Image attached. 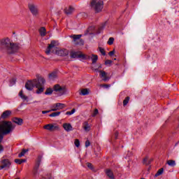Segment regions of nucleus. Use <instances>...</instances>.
<instances>
[{
	"label": "nucleus",
	"mask_w": 179,
	"mask_h": 179,
	"mask_svg": "<svg viewBox=\"0 0 179 179\" xmlns=\"http://www.w3.org/2000/svg\"><path fill=\"white\" fill-rule=\"evenodd\" d=\"M16 126L10 121H3L0 124V143L3 141L5 135H9L13 132ZM3 152V146L0 145V153Z\"/></svg>",
	"instance_id": "f257e3e1"
},
{
	"label": "nucleus",
	"mask_w": 179,
	"mask_h": 179,
	"mask_svg": "<svg viewBox=\"0 0 179 179\" xmlns=\"http://www.w3.org/2000/svg\"><path fill=\"white\" fill-rule=\"evenodd\" d=\"M44 83H45V79L40 77L38 78V80H29L25 84V88L27 90L31 91L33 89H34V87H41Z\"/></svg>",
	"instance_id": "f03ea898"
},
{
	"label": "nucleus",
	"mask_w": 179,
	"mask_h": 179,
	"mask_svg": "<svg viewBox=\"0 0 179 179\" xmlns=\"http://www.w3.org/2000/svg\"><path fill=\"white\" fill-rule=\"evenodd\" d=\"M19 50L17 45H0V50L8 52V54H14Z\"/></svg>",
	"instance_id": "7ed1b4c3"
},
{
	"label": "nucleus",
	"mask_w": 179,
	"mask_h": 179,
	"mask_svg": "<svg viewBox=\"0 0 179 179\" xmlns=\"http://www.w3.org/2000/svg\"><path fill=\"white\" fill-rule=\"evenodd\" d=\"M103 5V1L101 0H92L91 2V7L94 9L96 13L101 12Z\"/></svg>",
	"instance_id": "20e7f679"
},
{
	"label": "nucleus",
	"mask_w": 179,
	"mask_h": 179,
	"mask_svg": "<svg viewBox=\"0 0 179 179\" xmlns=\"http://www.w3.org/2000/svg\"><path fill=\"white\" fill-rule=\"evenodd\" d=\"M83 36H87V33H85V34H73L69 36L70 38L73 39V41L74 43H76V41L78 42V45H83L85 44V41H83V39H80L81 37H83Z\"/></svg>",
	"instance_id": "39448f33"
},
{
	"label": "nucleus",
	"mask_w": 179,
	"mask_h": 179,
	"mask_svg": "<svg viewBox=\"0 0 179 179\" xmlns=\"http://www.w3.org/2000/svg\"><path fill=\"white\" fill-rule=\"evenodd\" d=\"M70 56H71V58H82V59H89V58H90V57L86 55L82 54V52L79 50L78 51L71 50L70 52Z\"/></svg>",
	"instance_id": "423d86ee"
},
{
	"label": "nucleus",
	"mask_w": 179,
	"mask_h": 179,
	"mask_svg": "<svg viewBox=\"0 0 179 179\" xmlns=\"http://www.w3.org/2000/svg\"><path fill=\"white\" fill-rule=\"evenodd\" d=\"M28 8L34 17L38 16V6L34 3H29Z\"/></svg>",
	"instance_id": "0eeeda50"
},
{
	"label": "nucleus",
	"mask_w": 179,
	"mask_h": 179,
	"mask_svg": "<svg viewBox=\"0 0 179 179\" xmlns=\"http://www.w3.org/2000/svg\"><path fill=\"white\" fill-rule=\"evenodd\" d=\"M58 48L56 45H48L45 52L47 55H50V54L53 53L56 54L58 52Z\"/></svg>",
	"instance_id": "6e6552de"
},
{
	"label": "nucleus",
	"mask_w": 179,
	"mask_h": 179,
	"mask_svg": "<svg viewBox=\"0 0 179 179\" xmlns=\"http://www.w3.org/2000/svg\"><path fill=\"white\" fill-rule=\"evenodd\" d=\"M41 160H43V155H39L36 159V162L35 163V166L34 168V170L35 171V174H37V172L38 171V169L40 167V164H41Z\"/></svg>",
	"instance_id": "1a4fd4ad"
},
{
	"label": "nucleus",
	"mask_w": 179,
	"mask_h": 179,
	"mask_svg": "<svg viewBox=\"0 0 179 179\" xmlns=\"http://www.w3.org/2000/svg\"><path fill=\"white\" fill-rule=\"evenodd\" d=\"M0 44L1 45H15V43H12L8 37H5L0 39Z\"/></svg>",
	"instance_id": "9d476101"
},
{
	"label": "nucleus",
	"mask_w": 179,
	"mask_h": 179,
	"mask_svg": "<svg viewBox=\"0 0 179 179\" xmlns=\"http://www.w3.org/2000/svg\"><path fill=\"white\" fill-rule=\"evenodd\" d=\"M69 55V50L66 49H58L56 53V55H59V57H66Z\"/></svg>",
	"instance_id": "9b49d317"
},
{
	"label": "nucleus",
	"mask_w": 179,
	"mask_h": 179,
	"mask_svg": "<svg viewBox=\"0 0 179 179\" xmlns=\"http://www.w3.org/2000/svg\"><path fill=\"white\" fill-rule=\"evenodd\" d=\"M12 115V111L11 110H5L1 116V120H6L7 118H9Z\"/></svg>",
	"instance_id": "f8f14e48"
},
{
	"label": "nucleus",
	"mask_w": 179,
	"mask_h": 179,
	"mask_svg": "<svg viewBox=\"0 0 179 179\" xmlns=\"http://www.w3.org/2000/svg\"><path fill=\"white\" fill-rule=\"evenodd\" d=\"M55 92H59V93H62V94H64L65 93V88L61 87L59 85H55L53 87Z\"/></svg>",
	"instance_id": "ddd939ff"
},
{
	"label": "nucleus",
	"mask_w": 179,
	"mask_h": 179,
	"mask_svg": "<svg viewBox=\"0 0 179 179\" xmlns=\"http://www.w3.org/2000/svg\"><path fill=\"white\" fill-rule=\"evenodd\" d=\"M100 76L101 78H103L102 80L103 82H108L110 80V77L107 76V73L104 71H100Z\"/></svg>",
	"instance_id": "4468645a"
},
{
	"label": "nucleus",
	"mask_w": 179,
	"mask_h": 179,
	"mask_svg": "<svg viewBox=\"0 0 179 179\" xmlns=\"http://www.w3.org/2000/svg\"><path fill=\"white\" fill-rule=\"evenodd\" d=\"M63 128L66 131V132H71L73 129L72 125L70 123H64L63 124Z\"/></svg>",
	"instance_id": "2eb2a0df"
},
{
	"label": "nucleus",
	"mask_w": 179,
	"mask_h": 179,
	"mask_svg": "<svg viewBox=\"0 0 179 179\" xmlns=\"http://www.w3.org/2000/svg\"><path fill=\"white\" fill-rule=\"evenodd\" d=\"M1 164L3 166L4 169H6V167H10V162L8 159H4L1 161Z\"/></svg>",
	"instance_id": "dca6fc26"
},
{
	"label": "nucleus",
	"mask_w": 179,
	"mask_h": 179,
	"mask_svg": "<svg viewBox=\"0 0 179 179\" xmlns=\"http://www.w3.org/2000/svg\"><path fill=\"white\" fill-rule=\"evenodd\" d=\"M44 129H47L48 131H51L52 129H58V126L54 127V125H52L51 124H46L45 126H44Z\"/></svg>",
	"instance_id": "f3484780"
},
{
	"label": "nucleus",
	"mask_w": 179,
	"mask_h": 179,
	"mask_svg": "<svg viewBox=\"0 0 179 179\" xmlns=\"http://www.w3.org/2000/svg\"><path fill=\"white\" fill-rule=\"evenodd\" d=\"M13 122H15L17 125H22L23 124V120L19 117H14L13 118Z\"/></svg>",
	"instance_id": "a211bd4d"
},
{
	"label": "nucleus",
	"mask_w": 179,
	"mask_h": 179,
	"mask_svg": "<svg viewBox=\"0 0 179 179\" xmlns=\"http://www.w3.org/2000/svg\"><path fill=\"white\" fill-rule=\"evenodd\" d=\"M57 77L58 76L57 75V72H52L49 74V79L50 80H55V79H57Z\"/></svg>",
	"instance_id": "6ab92c4d"
},
{
	"label": "nucleus",
	"mask_w": 179,
	"mask_h": 179,
	"mask_svg": "<svg viewBox=\"0 0 179 179\" xmlns=\"http://www.w3.org/2000/svg\"><path fill=\"white\" fill-rule=\"evenodd\" d=\"M64 12L66 15H71V13H73V8L71 6L66 8H65Z\"/></svg>",
	"instance_id": "aec40b11"
},
{
	"label": "nucleus",
	"mask_w": 179,
	"mask_h": 179,
	"mask_svg": "<svg viewBox=\"0 0 179 179\" xmlns=\"http://www.w3.org/2000/svg\"><path fill=\"white\" fill-rule=\"evenodd\" d=\"M39 34H40V36H41V37H44L45 36V34H46L45 27H41L39 29Z\"/></svg>",
	"instance_id": "412c9836"
},
{
	"label": "nucleus",
	"mask_w": 179,
	"mask_h": 179,
	"mask_svg": "<svg viewBox=\"0 0 179 179\" xmlns=\"http://www.w3.org/2000/svg\"><path fill=\"white\" fill-rule=\"evenodd\" d=\"M19 96H20V97L22 98V99L24 101H26L29 100V97H27V96H24V95L23 94V90H21V91L20 92Z\"/></svg>",
	"instance_id": "4be33fe9"
},
{
	"label": "nucleus",
	"mask_w": 179,
	"mask_h": 179,
	"mask_svg": "<svg viewBox=\"0 0 179 179\" xmlns=\"http://www.w3.org/2000/svg\"><path fill=\"white\" fill-rule=\"evenodd\" d=\"M55 106L59 110H62V108H65V104L64 103H55Z\"/></svg>",
	"instance_id": "5701e85b"
},
{
	"label": "nucleus",
	"mask_w": 179,
	"mask_h": 179,
	"mask_svg": "<svg viewBox=\"0 0 179 179\" xmlns=\"http://www.w3.org/2000/svg\"><path fill=\"white\" fill-rule=\"evenodd\" d=\"M148 159H149V157H146L145 158H144V159H143V164H145V166H149V164H150V163H152V160L148 161Z\"/></svg>",
	"instance_id": "b1692460"
},
{
	"label": "nucleus",
	"mask_w": 179,
	"mask_h": 179,
	"mask_svg": "<svg viewBox=\"0 0 179 179\" xmlns=\"http://www.w3.org/2000/svg\"><path fill=\"white\" fill-rule=\"evenodd\" d=\"M26 162H27V160L26 159H15V163H16L17 164H22V163H26Z\"/></svg>",
	"instance_id": "393cba45"
},
{
	"label": "nucleus",
	"mask_w": 179,
	"mask_h": 179,
	"mask_svg": "<svg viewBox=\"0 0 179 179\" xmlns=\"http://www.w3.org/2000/svg\"><path fill=\"white\" fill-rule=\"evenodd\" d=\"M80 94L81 96H87V94H89V90H87V89H83L80 91Z\"/></svg>",
	"instance_id": "a878e982"
},
{
	"label": "nucleus",
	"mask_w": 179,
	"mask_h": 179,
	"mask_svg": "<svg viewBox=\"0 0 179 179\" xmlns=\"http://www.w3.org/2000/svg\"><path fill=\"white\" fill-rule=\"evenodd\" d=\"M27 152H29V150L23 149L22 152L18 155V157H23V156H24Z\"/></svg>",
	"instance_id": "bb28decb"
},
{
	"label": "nucleus",
	"mask_w": 179,
	"mask_h": 179,
	"mask_svg": "<svg viewBox=\"0 0 179 179\" xmlns=\"http://www.w3.org/2000/svg\"><path fill=\"white\" fill-rule=\"evenodd\" d=\"M164 171V169L161 168L159 170L157 171V172L155 175V177H159V176H162Z\"/></svg>",
	"instance_id": "cd10ccee"
},
{
	"label": "nucleus",
	"mask_w": 179,
	"mask_h": 179,
	"mask_svg": "<svg viewBox=\"0 0 179 179\" xmlns=\"http://www.w3.org/2000/svg\"><path fill=\"white\" fill-rule=\"evenodd\" d=\"M83 125L85 131H90V126H89V122H85Z\"/></svg>",
	"instance_id": "c85d7f7f"
},
{
	"label": "nucleus",
	"mask_w": 179,
	"mask_h": 179,
	"mask_svg": "<svg viewBox=\"0 0 179 179\" xmlns=\"http://www.w3.org/2000/svg\"><path fill=\"white\" fill-rule=\"evenodd\" d=\"M167 164L169 165L171 167H174L176 166V161L174 160H168Z\"/></svg>",
	"instance_id": "c756f323"
},
{
	"label": "nucleus",
	"mask_w": 179,
	"mask_h": 179,
	"mask_svg": "<svg viewBox=\"0 0 179 179\" xmlns=\"http://www.w3.org/2000/svg\"><path fill=\"white\" fill-rule=\"evenodd\" d=\"M97 59H99V57L96 55H92V64H96L97 62Z\"/></svg>",
	"instance_id": "7c9ffc66"
},
{
	"label": "nucleus",
	"mask_w": 179,
	"mask_h": 179,
	"mask_svg": "<svg viewBox=\"0 0 179 179\" xmlns=\"http://www.w3.org/2000/svg\"><path fill=\"white\" fill-rule=\"evenodd\" d=\"M52 92H54V90H52V89L48 88L45 92V94L50 96V94H52Z\"/></svg>",
	"instance_id": "2f4dec72"
},
{
	"label": "nucleus",
	"mask_w": 179,
	"mask_h": 179,
	"mask_svg": "<svg viewBox=\"0 0 179 179\" xmlns=\"http://www.w3.org/2000/svg\"><path fill=\"white\" fill-rule=\"evenodd\" d=\"M98 51H99V52H101V55H106V50H104V48H101V47H99L98 48Z\"/></svg>",
	"instance_id": "473e14b6"
},
{
	"label": "nucleus",
	"mask_w": 179,
	"mask_h": 179,
	"mask_svg": "<svg viewBox=\"0 0 179 179\" xmlns=\"http://www.w3.org/2000/svg\"><path fill=\"white\" fill-rule=\"evenodd\" d=\"M61 114V112H54L49 115V117H58Z\"/></svg>",
	"instance_id": "72a5a7b5"
},
{
	"label": "nucleus",
	"mask_w": 179,
	"mask_h": 179,
	"mask_svg": "<svg viewBox=\"0 0 179 179\" xmlns=\"http://www.w3.org/2000/svg\"><path fill=\"white\" fill-rule=\"evenodd\" d=\"M107 44H108L109 45H113V44H114V38L110 37L109 38Z\"/></svg>",
	"instance_id": "f704fd0d"
},
{
	"label": "nucleus",
	"mask_w": 179,
	"mask_h": 179,
	"mask_svg": "<svg viewBox=\"0 0 179 179\" xmlns=\"http://www.w3.org/2000/svg\"><path fill=\"white\" fill-rule=\"evenodd\" d=\"M16 85V78H12L10 80V83H9V86H13Z\"/></svg>",
	"instance_id": "c9c22d12"
},
{
	"label": "nucleus",
	"mask_w": 179,
	"mask_h": 179,
	"mask_svg": "<svg viewBox=\"0 0 179 179\" xmlns=\"http://www.w3.org/2000/svg\"><path fill=\"white\" fill-rule=\"evenodd\" d=\"M48 45H59V41H52L50 44H48Z\"/></svg>",
	"instance_id": "e433bc0d"
},
{
	"label": "nucleus",
	"mask_w": 179,
	"mask_h": 179,
	"mask_svg": "<svg viewBox=\"0 0 179 179\" xmlns=\"http://www.w3.org/2000/svg\"><path fill=\"white\" fill-rule=\"evenodd\" d=\"M129 103V96H127L123 101V106H125Z\"/></svg>",
	"instance_id": "4c0bfd02"
},
{
	"label": "nucleus",
	"mask_w": 179,
	"mask_h": 179,
	"mask_svg": "<svg viewBox=\"0 0 179 179\" xmlns=\"http://www.w3.org/2000/svg\"><path fill=\"white\" fill-rule=\"evenodd\" d=\"M76 110L75 108H73L72 110L71 111H67L66 113V115H72V114H75Z\"/></svg>",
	"instance_id": "58836bf2"
},
{
	"label": "nucleus",
	"mask_w": 179,
	"mask_h": 179,
	"mask_svg": "<svg viewBox=\"0 0 179 179\" xmlns=\"http://www.w3.org/2000/svg\"><path fill=\"white\" fill-rule=\"evenodd\" d=\"M44 92V88L43 87H38V90L36 91L37 94H41V93H43Z\"/></svg>",
	"instance_id": "ea45409f"
},
{
	"label": "nucleus",
	"mask_w": 179,
	"mask_h": 179,
	"mask_svg": "<svg viewBox=\"0 0 179 179\" xmlns=\"http://www.w3.org/2000/svg\"><path fill=\"white\" fill-rule=\"evenodd\" d=\"M74 144L76 146V148H79V146H80V141H79L78 139H76Z\"/></svg>",
	"instance_id": "a19ab883"
},
{
	"label": "nucleus",
	"mask_w": 179,
	"mask_h": 179,
	"mask_svg": "<svg viewBox=\"0 0 179 179\" xmlns=\"http://www.w3.org/2000/svg\"><path fill=\"white\" fill-rule=\"evenodd\" d=\"M101 87H105V89H109V87H111V85H108V84L101 85Z\"/></svg>",
	"instance_id": "79ce46f5"
},
{
	"label": "nucleus",
	"mask_w": 179,
	"mask_h": 179,
	"mask_svg": "<svg viewBox=\"0 0 179 179\" xmlns=\"http://www.w3.org/2000/svg\"><path fill=\"white\" fill-rule=\"evenodd\" d=\"M58 108L55 107V104H54L52 106V109L50 110V111H58Z\"/></svg>",
	"instance_id": "37998d69"
},
{
	"label": "nucleus",
	"mask_w": 179,
	"mask_h": 179,
	"mask_svg": "<svg viewBox=\"0 0 179 179\" xmlns=\"http://www.w3.org/2000/svg\"><path fill=\"white\" fill-rule=\"evenodd\" d=\"M99 114V110L95 109L94 113L92 114V117H96Z\"/></svg>",
	"instance_id": "c03bdc74"
},
{
	"label": "nucleus",
	"mask_w": 179,
	"mask_h": 179,
	"mask_svg": "<svg viewBox=\"0 0 179 179\" xmlns=\"http://www.w3.org/2000/svg\"><path fill=\"white\" fill-rule=\"evenodd\" d=\"M131 156H132V152L130 151L127 152V155L125 157V159H128V157H131Z\"/></svg>",
	"instance_id": "a18cd8bd"
},
{
	"label": "nucleus",
	"mask_w": 179,
	"mask_h": 179,
	"mask_svg": "<svg viewBox=\"0 0 179 179\" xmlns=\"http://www.w3.org/2000/svg\"><path fill=\"white\" fill-rule=\"evenodd\" d=\"M87 166L88 169H90V170H93V165L91 163H87Z\"/></svg>",
	"instance_id": "49530a36"
},
{
	"label": "nucleus",
	"mask_w": 179,
	"mask_h": 179,
	"mask_svg": "<svg viewBox=\"0 0 179 179\" xmlns=\"http://www.w3.org/2000/svg\"><path fill=\"white\" fill-rule=\"evenodd\" d=\"M112 63H113V61H111V60H106L105 62V65H111Z\"/></svg>",
	"instance_id": "de8ad7c7"
},
{
	"label": "nucleus",
	"mask_w": 179,
	"mask_h": 179,
	"mask_svg": "<svg viewBox=\"0 0 179 179\" xmlns=\"http://www.w3.org/2000/svg\"><path fill=\"white\" fill-rule=\"evenodd\" d=\"M90 146V141L89 140H87L85 141V148H89Z\"/></svg>",
	"instance_id": "09e8293b"
},
{
	"label": "nucleus",
	"mask_w": 179,
	"mask_h": 179,
	"mask_svg": "<svg viewBox=\"0 0 179 179\" xmlns=\"http://www.w3.org/2000/svg\"><path fill=\"white\" fill-rule=\"evenodd\" d=\"M114 54H115V51L113 50L108 52V55H110V57H113V55H114Z\"/></svg>",
	"instance_id": "8fccbe9b"
},
{
	"label": "nucleus",
	"mask_w": 179,
	"mask_h": 179,
	"mask_svg": "<svg viewBox=\"0 0 179 179\" xmlns=\"http://www.w3.org/2000/svg\"><path fill=\"white\" fill-rule=\"evenodd\" d=\"M118 138V131L115 132L114 138L117 139Z\"/></svg>",
	"instance_id": "3c124183"
},
{
	"label": "nucleus",
	"mask_w": 179,
	"mask_h": 179,
	"mask_svg": "<svg viewBox=\"0 0 179 179\" xmlns=\"http://www.w3.org/2000/svg\"><path fill=\"white\" fill-rule=\"evenodd\" d=\"M48 113H51V110H43L42 114H48Z\"/></svg>",
	"instance_id": "603ef678"
},
{
	"label": "nucleus",
	"mask_w": 179,
	"mask_h": 179,
	"mask_svg": "<svg viewBox=\"0 0 179 179\" xmlns=\"http://www.w3.org/2000/svg\"><path fill=\"white\" fill-rule=\"evenodd\" d=\"M106 22L102 25V27H101V29H104L106 27Z\"/></svg>",
	"instance_id": "864d4df0"
},
{
	"label": "nucleus",
	"mask_w": 179,
	"mask_h": 179,
	"mask_svg": "<svg viewBox=\"0 0 179 179\" xmlns=\"http://www.w3.org/2000/svg\"><path fill=\"white\" fill-rule=\"evenodd\" d=\"M13 37H16V33L15 32H13Z\"/></svg>",
	"instance_id": "5fc2aeb1"
},
{
	"label": "nucleus",
	"mask_w": 179,
	"mask_h": 179,
	"mask_svg": "<svg viewBox=\"0 0 179 179\" xmlns=\"http://www.w3.org/2000/svg\"><path fill=\"white\" fill-rule=\"evenodd\" d=\"M3 169H4L3 165L0 166V170H3Z\"/></svg>",
	"instance_id": "6e6d98bb"
},
{
	"label": "nucleus",
	"mask_w": 179,
	"mask_h": 179,
	"mask_svg": "<svg viewBox=\"0 0 179 179\" xmlns=\"http://www.w3.org/2000/svg\"><path fill=\"white\" fill-rule=\"evenodd\" d=\"M177 145H178V143H176L175 144V146H177Z\"/></svg>",
	"instance_id": "4d7b16f0"
},
{
	"label": "nucleus",
	"mask_w": 179,
	"mask_h": 179,
	"mask_svg": "<svg viewBox=\"0 0 179 179\" xmlns=\"http://www.w3.org/2000/svg\"><path fill=\"white\" fill-rule=\"evenodd\" d=\"M117 60V59H114V61H116Z\"/></svg>",
	"instance_id": "13d9d810"
},
{
	"label": "nucleus",
	"mask_w": 179,
	"mask_h": 179,
	"mask_svg": "<svg viewBox=\"0 0 179 179\" xmlns=\"http://www.w3.org/2000/svg\"><path fill=\"white\" fill-rule=\"evenodd\" d=\"M121 148H124V145H122Z\"/></svg>",
	"instance_id": "bf43d9fd"
},
{
	"label": "nucleus",
	"mask_w": 179,
	"mask_h": 179,
	"mask_svg": "<svg viewBox=\"0 0 179 179\" xmlns=\"http://www.w3.org/2000/svg\"><path fill=\"white\" fill-rule=\"evenodd\" d=\"M141 179H145V178H141Z\"/></svg>",
	"instance_id": "052dcab7"
}]
</instances>
